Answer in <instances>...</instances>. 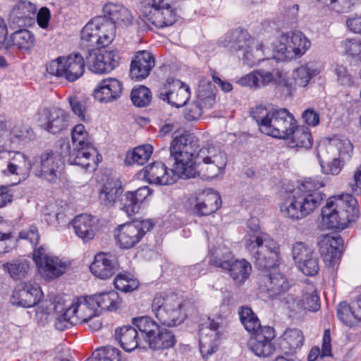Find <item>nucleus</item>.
<instances>
[{
  "instance_id": "1",
  "label": "nucleus",
  "mask_w": 361,
  "mask_h": 361,
  "mask_svg": "<svg viewBox=\"0 0 361 361\" xmlns=\"http://www.w3.org/2000/svg\"><path fill=\"white\" fill-rule=\"evenodd\" d=\"M189 135H180L173 139L170 146L171 156L175 160L173 169H168L162 162H154L145 169V178L151 184L171 185L178 178L188 179L195 174L191 162L194 145Z\"/></svg>"
},
{
  "instance_id": "2",
  "label": "nucleus",
  "mask_w": 361,
  "mask_h": 361,
  "mask_svg": "<svg viewBox=\"0 0 361 361\" xmlns=\"http://www.w3.org/2000/svg\"><path fill=\"white\" fill-rule=\"evenodd\" d=\"M324 183L318 178H309L294 188L280 205L283 216L300 220L312 213L321 204L325 195L320 189Z\"/></svg>"
},
{
  "instance_id": "3",
  "label": "nucleus",
  "mask_w": 361,
  "mask_h": 361,
  "mask_svg": "<svg viewBox=\"0 0 361 361\" xmlns=\"http://www.w3.org/2000/svg\"><path fill=\"white\" fill-rule=\"evenodd\" d=\"M247 228L245 236V248L254 259L255 266L259 270L273 267L279 254L277 242L270 235L261 231L257 218L252 217L248 220Z\"/></svg>"
},
{
  "instance_id": "4",
  "label": "nucleus",
  "mask_w": 361,
  "mask_h": 361,
  "mask_svg": "<svg viewBox=\"0 0 361 361\" xmlns=\"http://www.w3.org/2000/svg\"><path fill=\"white\" fill-rule=\"evenodd\" d=\"M261 133L279 139H288L297 121L286 109L268 110L258 105L251 111Z\"/></svg>"
},
{
  "instance_id": "5",
  "label": "nucleus",
  "mask_w": 361,
  "mask_h": 361,
  "mask_svg": "<svg viewBox=\"0 0 361 361\" xmlns=\"http://www.w3.org/2000/svg\"><path fill=\"white\" fill-rule=\"evenodd\" d=\"M181 135H189L192 140L194 152L191 162L195 171L194 176L201 175L207 179H213L224 175L227 164V157L219 147L214 145L202 147L197 153V139L192 134L185 133Z\"/></svg>"
},
{
  "instance_id": "6",
  "label": "nucleus",
  "mask_w": 361,
  "mask_h": 361,
  "mask_svg": "<svg viewBox=\"0 0 361 361\" xmlns=\"http://www.w3.org/2000/svg\"><path fill=\"white\" fill-rule=\"evenodd\" d=\"M359 214L357 201L350 194L329 197L322 209V221L329 229L343 230Z\"/></svg>"
},
{
  "instance_id": "7",
  "label": "nucleus",
  "mask_w": 361,
  "mask_h": 361,
  "mask_svg": "<svg viewBox=\"0 0 361 361\" xmlns=\"http://www.w3.org/2000/svg\"><path fill=\"white\" fill-rule=\"evenodd\" d=\"M152 311L161 324L174 327L187 318L185 304L176 295H157L152 303Z\"/></svg>"
},
{
  "instance_id": "8",
  "label": "nucleus",
  "mask_w": 361,
  "mask_h": 361,
  "mask_svg": "<svg viewBox=\"0 0 361 361\" xmlns=\"http://www.w3.org/2000/svg\"><path fill=\"white\" fill-rule=\"evenodd\" d=\"M174 0H142L141 13L157 28H164L174 24L177 13L173 6Z\"/></svg>"
},
{
  "instance_id": "9",
  "label": "nucleus",
  "mask_w": 361,
  "mask_h": 361,
  "mask_svg": "<svg viewBox=\"0 0 361 361\" xmlns=\"http://www.w3.org/2000/svg\"><path fill=\"white\" fill-rule=\"evenodd\" d=\"M310 46V40L299 30L283 33L275 47L277 60L290 61L301 57Z\"/></svg>"
},
{
  "instance_id": "10",
  "label": "nucleus",
  "mask_w": 361,
  "mask_h": 361,
  "mask_svg": "<svg viewBox=\"0 0 361 361\" xmlns=\"http://www.w3.org/2000/svg\"><path fill=\"white\" fill-rule=\"evenodd\" d=\"M59 146L60 153L64 158L67 157L68 162L71 165L94 169L102 161V156L92 145L73 146L71 145L68 140H61Z\"/></svg>"
},
{
  "instance_id": "11",
  "label": "nucleus",
  "mask_w": 361,
  "mask_h": 361,
  "mask_svg": "<svg viewBox=\"0 0 361 361\" xmlns=\"http://www.w3.org/2000/svg\"><path fill=\"white\" fill-rule=\"evenodd\" d=\"M154 226L151 219L135 221L119 225L114 231L117 245L122 249H130L135 246L144 235Z\"/></svg>"
},
{
  "instance_id": "12",
  "label": "nucleus",
  "mask_w": 361,
  "mask_h": 361,
  "mask_svg": "<svg viewBox=\"0 0 361 361\" xmlns=\"http://www.w3.org/2000/svg\"><path fill=\"white\" fill-rule=\"evenodd\" d=\"M85 71V61L78 53H73L67 57L59 56L47 65V71L68 81L73 82L80 78Z\"/></svg>"
},
{
  "instance_id": "13",
  "label": "nucleus",
  "mask_w": 361,
  "mask_h": 361,
  "mask_svg": "<svg viewBox=\"0 0 361 361\" xmlns=\"http://www.w3.org/2000/svg\"><path fill=\"white\" fill-rule=\"evenodd\" d=\"M61 154L50 149L44 151L33 158L35 174L50 183L59 178L64 163Z\"/></svg>"
},
{
  "instance_id": "14",
  "label": "nucleus",
  "mask_w": 361,
  "mask_h": 361,
  "mask_svg": "<svg viewBox=\"0 0 361 361\" xmlns=\"http://www.w3.org/2000/svg\"><path fill=\"white\" fill-rule=\"evenodd\" d=\"M32 255L39 273L47 279L57 278L66 271V262L51 255L45 246L35 247Z\"/></svg>"
},
{
  "instance_id": "15",
  "label": "nucleus",
  "mask_w": 361,
  "mask_h": 361,
  "mask_svg": "<svg viewBox=\"0 0 361 361\" xmlns=\"http://www.w3.org/2000/svg\"><path fill=\"white\" fill-rule=\"evenodd\" d=\"M214 87L212 82L203 78L200 81L197 90V102L190 104L185 110L184 116L188 121L200 118L204 109H212L216 102Z\"/></svg>"
},
{
  "instance_id": "16",
  "label": "nucleus",
  "mask_w": 361,
  "mask_h": 361,
  "mask_svg": "<svg viewBox=\"0 0 361 361\" xmlns=\"http://www.w3.org/2000/svg\"><path fill=\"white\" fill-rule=\"evenodd\" d=\"M42 296L43 293L37 283L23 282L15 287L10 302L13 305L29 308L37 305Z\"/></svg>"
},
{
  "instance_id": "17",
  "label": "nucleus",
  "mask_w": 361,
  "mask_h": 361,
  "mask_svg": "<svg viewBox=\"0 0 361 361\" xmlns=\"http://www.w3.org/2000/svg\"><path fill=\"white\" fill-rule=\"evenodd\" d=\"M217 320L208 319L201 324L199 330L200 352L204 358H207L215 352L220 338L221 322Z\"/></svg>"
},
{
  "instance_id": "18",
  "label": "nucleus",
  "mask_w": 361,
  "mask_h": 361,
  "mask_svg": "<svg viewBox=\"0 0 361 361\" xmlns=\"http://www.w3.org/2000/svg\"><path fill=\"white\" fill-rule=\"evenodd\" d=\"M159 97L171 106L179 108L189 100L190 88L180 80L169 78L164 87L159 90Z\"/></svg>"
},
{
  "instance_id": "19",
  "label": "nucleus",
  "mask_w": 361,
  "mask_h": 361,
  "mask_svg": "<svg viewBox=\"0 0 361 361\" xmlns=\"http://www.w3.org/2000/svg\"><path fill=\"white\" fill-rule=\"evenodd\" d=\"M120 56L116 50L89 51L87 63L89 69L96 73H109L118 64Z\"/></svg>"
},
{
  "instance_id": "20",
  "label": "nucleus",
  "mask_w": 361,
  "mask_h": 361,
  "mask_svg": "<svg viewBox=\"0 0 361 361\" xmlns=\"http://www.w3.org/2000/svg\"><path fill=\"white\" fill-rule=\"evenodd\" d=\"M39 122L44 130L56 134L68 127L69 114L59 108L44 109L39 114Z\"/></svg>"
},
{
  "instance_id": "21",
  "label": "nucleus",
  "mask_w": 361,
  "mask_h": 361,
  "mask_svg": "<svg viewBox=\"0 0 361 361\" xmlns=\"http://www.w3.org/2000/svg\"><path fill=\"white\" fill-rule=\"evenodd\" d=\"M275 338V331L271 326H264L261 332L255 334L249 341V347L252 352L259 357H267L271 355L275 346L272 340Z\"/></svg>"
},
{
  "instance_id": "22",
  "label": "nucleus",
  "mask_w": 361,
  "mask_h": 361,
  "mask_svg": "<svg viewBox=\"0 0 361 361\" xmlns=\"http://www.w3.org/2000/svg\"><path fill=\"white\" fill-rule=\"evenodd\" d=\"M119 264L115 255L109 252H99L90 266L91 273L97 278L107 279L118 270Z\"/></svg>"
},
{
  "instance_id": "23",
  "label": "nucleus",
  "mask_w": 361,
  "mask_h": 361,
  "mask_svg": "<svg viewBox=\"0 0 361 361\" xmlns=\"http://www.w3.org/2000/svg\"><path fill=\"white\" fill-rule=\"evenodd\" d=\"M259 288L267 292L271 298H276L286 293L290 288L287 277L280 272L262 275L259 281Z\"/></svg>"
},
{
  "instance_id": "24",
  "label": "nucleus",
  "mask_w": 361,
  "mask_h": 361,
  "mask_svg": "<svg viewBox=\"0 0 361 361\" xmlns=\"http://www.w3.org/2000/svg\"><path fill=\"white\" fill-rule=\"evenodd\" d=\"M155 65L153 54L142 50L134 55L130 68V76L135 80H142L147 78Z\"/></svg>"
},
{
  "instance_id": "25",
  "label": "nucleus",
  "mask_w": 361,
  "mask_h": 361,
  "mask_svg": "<svg viewBox=\"0 0 361 361\" xmlns=\"http://www.w3.org/2000/svg\"><path fill=\"white\" fill-rule=\"evenodd\" d=\"M193 204V212L197 216H207L215 212L221 205V199L218 192L207 190L197 196Z\"/></svg>"
},
{
  "instance_id": "26",
  "label": "nucleus",
  "mask_w": 361,
  "mask_h": 361,
  "mask_svg": "<svg viewBox=\"0 0 361 361\" xmlns=\"http://www.w3.org/2000/svg\"><path fill=\"white\" fill-rule=\"evenodd\" d=\"M122 91V83L116 78H109L97 85L93 95L101 103H109L120 98Z\"/></svg>"
},
{
  "instance_id": "27",
  "label": "nucleus",
  "mask_w": 361,
  "mask_h": 361,
  "mask_svg": "<svg viewBox=\"0 0 361 361\" xmlns=\"http://www.w3.org/2000/svg\"><path fill=\"white\" fill-rule=\"evenodd\" d=\"M343 240L339 235H325L319 242V252L328 267H334L341 256Z\"/></svg>"
},
{
  "instance_id": "28",
  "label": "nucleus",
  "mask_w": 361,
  "mask_h": 361,
  "mask_svg": "<svg viewBox=\"0 0 361 361\" xmlns=\"http://www.w3.org/2000/svg\"><path fill=\"white\" fill-rule=\"evenodd\" d=\"M35 5L27 1H20L16 4L8 15V25L11 29L21 27L30 23L35 13Z\"/></svg>"
},
{
  "instance_id": "29",
  "label": "nucleus",
  "mask_w": 361,
  "mask_h": 361,
  "mask_svg": "<svg viewBox=\"0 0 361 361\" xmlns=\"http://www.w3.org/2000/svg\"><path fill=\"white\" fill-rule=\"evenodd\" d=\"M69 308L71 314L75 315L78 323L87 322L93 317L100 314L99 310L95 307L92 295L77 298Z\"/></svg>"
},
{
  "instance_id": "30",
  "label": "nucleus",
  "mask_w": 361,
  "mask_h": 361,
  "mask_svg": "<svg viewBox=\"0 0 361 361\" xmlns=\"http://www.w3.org/2000/svg\"><path fill=\"white\" fill-rule=\"evenodd\" d=\"M104 17L114 25L128 26L132 23L133 16L130 11L118 3L108 2L103 6Z\"/></svg>"
},
{
  "instance_id": "31",
  "label": "nucleus",
  "mask_w": 361,
  "mask_h": 361,
  "mask_svg": "<svg viewBox=\"0 0 361 361\" xmlns=\"http://www.w3.org/2000/svg\"><path fill=\"white\" fill-rule=\"evenodd\" d=\"M258 41L250 35L247 31L243 29H235L226 33L221 42L224 47L232 51L244 50V51Z\"/></svg>"
},
{
  "instance_id": "32",
  "label": "nucleus",
  "mask_w": 361,
  "mask_h": 361,
  "mask_svg": "<svg viewBox=\"0 0 361 361\" xmlns=\"http://www.w3.org/2000/svg\"><path fill=\"white\" fill-rule=\"evenodd\" d=\"M115 338L126 352H131L137 348H145L142 341L139 338L136 327L130 325L117 328L115 331Z\"/></svg>"
},
{
  "instance_id": "33",
  "label": "nucleus",
  "mask_w": 361,
  "mask_h": 361,
  "mask_svg": "<svg viewBox=\"0 0 361 361\" xmlns=\"http://www.w3.org/2000/svg\"><path fill=\"white\" fill-rule=\"evenodd\" d=\"M123 192L121 183L118 180L111 179L101 187L99 200L104 206L111 207L119 201Z\"/></svg>"
},
{
  "instance_id": "34",
  "label": "nucleus",
  "mask_w": 361,
  "mask_h": 361,
  "mask_svg": "<svg viewBox=\"0 0 361 361\" xmlns=\"http://www.w3.org/2000/svg\"><path fill=\"white\" fill-rule=\"evenodd\" d=\"M73 226L76 235L84 241L92 240L95 235L94 218L87 214L78 215L73 220Z\"/></svg>"
},
{
  "instance_id": "35",
  "label": "nucleus",
  "mask_w": 361,
  "mask_h": 361,
  "mask_svg": "<svg viewBox=\"0 0 361 361\" xmlns=\"http://www.w3.org/2000/svg\"><path fill=\"white\" fill-rule=\"evenodd\" d=\"M176 343V339L173 332L159 326V330L153 334L145 345L153 350H161L173 347Z\"/></svg>"
},
{
  "instance_id": "36",
  "label": "nucleus",
  "mask_w": 361,
  "mask_h": 361,
  "mask_svg": "<svg viewBox=\"0 0 361 361\" xmlns=\"http://www.w3.org/2000/svg\"><path fill=\"white\" fill-rule=\"evenodd\" d=\"M6 43L8 47H14L25 52L34 47L35 36L27 29H19L7 38Z\"/></svg>"
},
{
  "instance_id": "37",
  "label": "nucleus",
  "mask_w": 361,
  "mask_h": 361,
  "mask_svg": "<svg viewBox=\"0 0 361 361\" xmlns=\"http://www.w3.org/2000/svg\"><path fill=\"white\" fill-rule=\"evenodd\" d=\"M92 296L95 307L101 312L102 310L116 311L121 305V298L115 290L102 292Z\"/></svg>"
},
{
  "instance_id": "38",
  "label": "nucleus",
  "mask_w": 361,
  "mask_h": 361,
  "mask_svg": "<svg viewBox=\"0 0 361 361\" xmlns=\"http://www.w3.org/2000/svg\"><path fill=\"white\" fill-rule=\"evenodd\" d=\"M288 144L291 148H304L305 149L312 147L313 138L310 130L307 126H298L293 129Z\"/></svg>"
},
{
  "instance_id": "39",
  "label": "nucleus",
  "mask_w": 361,
  "mask_h": 361,
  "mask_svg": "<svg viewBox=\"0 0 361 361\" xmlns=\"http://www.w3.org/2000/svg\"><path fill=\"white\" fill-rule=\"evenodd\" d=\"M305 338L302 331L298 329H288L282 336L281 345L286 354H292L303 345Z\"/></svg>"
},
{
  "instance_id": "40",
  "label": "nucleus",
  "mask_w": 361,
  "mask_h": 361,
  "mask_svg": "<svg viewBox=\"0 0 361 361\" xmlns=\"http://www.w3.org/2000/svg\"><path fill=\"white\" fill-rule=\"evenodd\" d=\"M276 54L274 59H267L266 61L270 65V69L261 68L257 71V75L259 76V87H264L271 82L279 83L281 82L282 73L281 71L276 67L278 62L276 59Z\"/></svg>"
},
{
  "instance_id": "41",
  "label": "nucleus",
  "mask_w": 361,
  "mask_h": 361,
  "mask_svg": "<svg viewBox=\"0 0 361 361\" xmlns=\"http://www.w3.org/2000/svg\"><path fill=\"white\" fill-rule=\"evenodd\" d=\"M319 73L320 71L312 63L300 66L293 71L292 75L295 86L306 87L310 80Z\"/></svg>"
},
{
  "instance_id": "42",
  "label": "nucleus",
  "mask_w": 361,
  "mask_h": 361,
  "mask_svg": "<svg viewBox=\"0 0 361 361\" xmlns=\"http://www.w3.org/2000/svg\"><path fill=\"white\" fill-rule=\"evenodd\" d=\"M102 21H104L102 18H94L83 27L81 30V40L84 46L94 47L97 45Z\"/></svg>"
},
{
  "instance_id": "43",
  "label": "nucleus",
  "mask_w": 361,
  "mask_h": 361,
  "mask_svg": "<svg viewBox=\"0 0 361 361\" xmlns=\"http://www.w3.org/2000/svg\"><path fill=\"white\" fill-rule=\"evenodd\" d=\"M226 270L228 271L230 276L236 283L242 284L249 277L252 266L245 259H233Z\"/></svg>"
},
{
  "instance_id": "44",
  "label": "nucleus",
  "mask_w": 361,
  "mask_h": 361,
  "mask_svg": "<svg viewBox=\"0 0 361 361\" xmlns=\"http://www.w3.org/2000/svg\"><path fill=\"white\" fill-rule=\"evenodd\" d=\"M3 269L13 280L18 281L28 276L30 265L25 259H16L4 264Z\"/></svg>"
},
{
  "instance_id": "45",
  "label": "nucleus",
  "mask_w": 361,
  "mask_h": 361,
  "mask_svg": "<svg viewBox=\"0 0 361 361\" xmlns=\"http://www.w3.org/2000/svg\"><path fill=\"white\" fill-rule=\"evenodd\" d=\"M360 314V311L357 306L351 307L345 301L341 302L338 305L337 317L346 326H353L357 322H361Z\"/></svg>"
},
{
  "instance_id": "46",
  "label": "nucleus",
  "mask_w": 361,
  "mask_h": 361,
  "mask_svg": "<svg viewBox=\"0 0 361 361\" xmlns=\"http://www.w3.org/2000/svg\"><path fill=\"white\" fill-rule=\"evenodd\" d=\"M133 324L140 331L142 336V342L145 344L149 339L159 330V325L150 317L142 316L133 318Z\"/></svg>"
},
{
  "instance_id": "47",
  "label": "nucleus",
  "mask_w": 361,
  "mask_h": 361,
  "mask_svg": "<svg viewBox=\"0 0 361 361\" xmlns=\"http://www.w3.org/2000/svg\"><path fill=\"white\" fill-rule=\"evenodd\" d=\"M240 320L245 329L252 335L261 332L262 326L257 316L248 307H242L239 310Z\"/></svg>"
},
{
  "instance_id": "48",
  "label": "nucleus",
  "mask_w": 361,
  "mask_h": 361,
  "mask_svg": "<svg viewBox=\"0 0 361 361\" xmlns=\"http://www.w3.org/2000/svg\"><path fill=\"white\" fill-rule=\"evenodd\" d=\"M8 137L12 144L22 145L32 140L34 134L30 126L23 123H17L11 128Z\"/></svg>"
},
{
  "instance_id": "49",
  "label": "nucleus",
  "mask_w": 361,
  "mask_h": 361,
  "mask_svg": "<svg viewBox=\"0 0 361 361\" xmlns=\"http://www.w3.org/2000/svg\"><path fill=\"white\" fill-rule=\"evenodd\" d=\"M153 147L150 145H143L135 147L132 152L128 153L126 157L127 165H143L150 158Z\"/></svg>"
},
{
  "instance_id": "50",
  "label": "nucleus",
  "mask_w": 361,
  "mask_h": 361,
  "mask_svg": "<svg viewBox=\"0 0 361 361\" xmlns=\"http://www.w3.org/2000/svg\"><path fill=\"white\" fill-rule=\"evenodd\" d=\"M263 47L262 42L259 40L251 44V47L243 53V63L249 66H253L258 65L261 61H265Z\"/></svg>"
},
{
  "instance_id": "51",
  "label": "nucleus",
  "mask_w": 361,
  "mask_h": 361,
  "mask_svg": "<svg viewBox=\"0 0 361 361\" xmlns=\"http://www.w3.org/2000/svg\"><path fill=\"white\" fill-rule=\"evenodd\" d=\"M86 361H121V351L110 346L103 347L94 350Z\"/></svg>"
},
{
  "instance_id": "52",
  "label": "nucleus",
  "mask_w": 361,
  "mask_h": 361,
  "mask_svg": "<svg viewBox=\"0 0 361 361\" xmlns=\"http://www.w3.org/2000/svg\"><path fill=\"white\" fill-rule=\"evenodd\" d=\"M331 338L330 329H325L323 334L322 349L319 347H314L311 349L308 355V361H314L321 355V357H327L331 355Z\"/></svg>"
},
{
  "instance_id": "53",
  "label": "nucleus",
  "mask_w": 361,
  "mask_h": 361,
  "mask_svg": "<svg viewBox=\"0 0 361 361\" xmlns=\"http://www.w3.org/2000/svg\"><path fill=\"white\" fill-rule=\"evenodd\" d=\"M234 259L233 255L228 248L217 249L212 255L209 263L216 267L226 270Z\"/></svg>"
},
{
  "instance_id": "54",
  "label": "nucleus",
  "mask_w": 361,
  "mask_h": 361,
  "mask_svg": "<svg viewBox=\"0 0 361 361\" xmlns=\"http://www.w3.org/2000/svg\"><path fill=\"white\" fill-rule=\"evenodd\" d=\"M114 284L117 290L127 293L135 290L139 286V281L130 274L125 272L115 277Z\"/></svg>"
},
{
  "instance_id": "55",
  "label": "nucleus",
  "mask_w": 361,
  "mask_h": 361,
  "mask_svg": "<svg viewBox=\"0 0 361 361\" xmlns=\"http://www.w3.org/2000/svg\"><path fill=\"white\" fill-rule=\"evenodd\" d=\"M133 104L137 107H144L149 104L152 99L151 91L144 85L134 87L130 93Z\"/></svg>"
},
{
  "instance_id": "56",
  "label": "nucleus",
  "mask_w": 361,
  "mask_h": 361,
  "mask_svg": "<svg viewBox=\"0 0 361 361\" xmlns=\"http://www.w3.org/2000/svg\"><path fill=\"white\" fill-rule=\"evenodd\" d=\"M118 207L128 217H132L140 210V207L131 191L122 193L118 201Z\"/></svg>"
},
{
  "instance_id": "57",
  "label": "nucleus",
  "mask_w": 361,
  "mask_h": 361,
  "mask_svg": "<svg viewBox=\"0 0 361 361\" xmlns=\"http://www.w3.org/2000/svg\"><path fill=\"white\" fill-rule=\"evenodd\" d=\"M72 111L82 121L88 120L86 113L88 107V99L85 97L72 96L68 97Z\"/></svg>"
},
{
  "instance_id": "58",
  "label": "nucleus",
  "mask_w": 361,
  "mask_h": 361,
  "mask_svg": "<svg viewBox=\"0 0 361 361\" xmlns=\"http://www.w3.org/2000/svg\"><path fill=\"white\" fill-rule=\"evenodd\" d=\"M115 36V25L107 23L101 22L98 35V43L97 45L106 47L109 45Z\"/></svg>"
},
{
  "instance_id": "59",
  "label": "nucleus",
  "mask_w": 361,
  "mask_h": 361,
  "mask_svg": "<svg viewBox=\"0 0 361 361\" xmlns=\"http://www.w3.org/2000/svg\"><path fill=\"white\" fill-rule=\"evenodd\" d=\"M78 324L75 315L71 314V309L68 307L65 312L55 319L54 326L59 331H64Z\"/></svg>"
},
{
  "instance_id": "60",
  "label": "nucleus",
  "mask_w": 361,
  "mask_h": 361,
  "mask_svg": "<svg viewBox=\"0 0 361 361\" xmlns=\"http://www.w3.org/2000/svg\"><path fill=\"white\" fill-rule=\"evenodd\" d=\"M317 157L319 160L322 173L325 174L338 175L343 166V162L340 158H334L331 161L325 163L320 157L319 152H317Z\"/></svg>"
},
{
  "instance_id": "61",
  "label": "nucleus",
  "mask_w": 361,
  "mask_h": 361,
  "mask_svg": "<svg viewBox=\"0 0 361 361\" xmlns=\"http://www.w3.org/2000/svg\"><path fill=\"white\" fill-rule=\"evenodd\" d=\"M297 267L304 274L312 276L316 275L319 270V259L312 254L310 257L302 260L301 264H298Z\"/></svg>"
},
{
  "instance_id": "62",
  "label": "nucleus",
  "mask_w": 361,
  "mask_h": 361,
  "mask_svg": "<svg viewBox=\"0 0 361 361\" xmlns=\"http://www.w3.org/2000/svg\"><path fill=\"white\" fill-rule=\"evenodd\" d=\"M313 254V251L304 243L297 242L292 247V255L296 265L301 264V262Z\"/></svg>"
},
{
  "instance_id": "63",
  "label": "nucleus",
  "mask_w": 361,
  "mask_h": 361,
  "mask_svg": "<svg viewBox=\"0 0 361 361\" xmlns=\"http://www.w3.org/2000/svg\"><path fill=\"white\" fill-rule=\"evenodd\" d=\"M305 309L310 312H317L320 308V299L314 289L304 293L302 296Z\"/></svg>"
},
{
  "instance_id": "64",
  "label": "nucleus",
  "mask_w": 361,
  "mask_h": 361,
  "mask_svg": "<svg viewBox=\"0 0 361 361\" xmlns=\"http://www.w3.org/2000/svg\"><path fill=\"white\" fill-rule=\"evenodd\" d=\"M71 140L73 146L91 145L88 140V133L82 124H78L72 129Z\"/></svg>"
}]
</instances>
